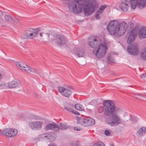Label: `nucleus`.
I'll return each instance as SVG.
<instances>
[{
	"label": "nucleus",
	"mask_w": 146,
	"mask_h": 146,
	"mask_svg": "<svg viewBox=\"0 0 146 146\" xmlns=\"http://www.w3.org/2000/svg\"><path fill=\"white\" fill-rule=\"evenodd\" d=\"M98 111L107 117L106 122L111 126H117L121 123V119L119 114L122 112V109L119 106H116L112 101H105L103 106L98 108Z\"/></svg>",
	"instance_id": "obj_1"
},
{
	"label": "nucleus",
	"mask_w": 146,
	"mask_h": 146,
	"mask_svg": "<svg viewBox=\"0 0 146 146\" xmlns=\"http://www.w3.org/2000/svg\"><path fill=\"white\" fill-rule=\"evenodd\" d=\"M97 3L96 0H74L68 3V7L71 12L74 13H81L84 6V12L85 16L90 15L94 10Z\"/></svg>",
	"instance_id": "obj_2"
},
{
	"label": "nucleus",
	"mask_w": 146,
	"mask_h": 146,
	"mask_svg": "<svg viewBox=\"0 0 146 146\" xmlns=\"http://www.w3.org/2000/svg\"><path fill=\"white\" fill-rule=\"evenodd\" d=\"M127 27V23L124 21L119 22L114 20L109 23L107 29L110 34L118 37L122 36L125 33Z\"/></svg>",
	"instance_id": "obj_3"
},
{
	"label": "nucleus",
	"mask_w": 146,
	"mask_h": 146,
	"mask_svg": "<svg viewBox=\"0 0 146 146\" xmlns=\"http://www.w3.org/2000/svg\"><path fill=\"white\" fill-rule=\"evenodd\" d=\"M89 43L90 46L92 48H95L99 46L98 49L92 51L93 53L96 57L101 58L105 55L106 47L103 44H101L100 40H97L96 37H91L89 39Z\"/></svg>",
	"instance_id": "obj_4"
},
{
	"label": "nucleus",
	"mask_w": 146,
	"mask_h": 146,
	"mask_svg": "<svg viewBox=\"0 0 146 146\" xmlns=\"http://www.w3.org/2000/svg\"><path fill=\"white\" fill-rule=\"evenodd\" d=\"M40 28H38L35 29L29 28L24 32L21 36L22 39L26 40L33 39L37 36Z\"/></svg>",
	"instance_id": "obj_5"
},
{
	"label": "nucleus",
	"mask_w": 146,
	"mask_h": 146,
	"mask_svg": "<svg viewBox=\"0 0 146 146\" xmlns=\"http://www.w3.org/2000/svg\"><path fill=\"white\" fill-rule=\"evenodd\" d=\"M54 40L60 46L64 45L67 41L66 37L64 35L60 34L56 35Z\"/></svg>",
	"instance_id": "obj_6"
},
{
	"label": "nucleus",
	"mask_w": 146,
	"mask_h": 146,
	"mask_svg": "<svg viewBox=\"0 0 146 146\" xmlns=\"http://www.w3.org/2000/svg\"><path fill=\"white\" fill-rule=\"evenodd\" d=\"M2 134L9 137H13L17 133L16 129L11 128L5 129L1 131Z\"/></svg>",
	"instance_id": "obj_7"
},
{
	"label": "nucleus",
	"mask_w": 146,
	"mask_h": 146,
	"mask_svg": "<svg viewBox=\"0 0 146 146\" xmlns=\"http://www.w3.org/2000/svg\"><path fill=\"white\" fill-rule=\"evenodd\" d=\"M78 122L82 126L88 127L94 125L95 121L94 119L92 118L86 119L81 118L78 120Z\"/></svg>",
	"instance_id": "obj_8"
},
{
	"label": "nucleus",
	"mask_w": 146,
	"mask_h": 146,
	"mask_svg": "<svg viewBox=\"0 0 146 146\" xmlns=\"http://www.w3.org/2000/svg\"><path fill=\"white\" fill-rule=\"evenodd\" d=\"M7 87L9 89L17 88L19 89L21 88V82L16 80H14L7 83Z\"/></svg>",
	"instance_id": "obj_9"
},
{
	"label": "nucleus",
	"mask_w": 146,
	"mask_h": 146,
	"mask_svg": "<svg viewBox=\"0 0 146 146\" xmlns=\"http://www.w3.org/2000/svg\"><path fill=\"white\" fill-rule=\"evenodd\" d=\"M42 124L43 122L40 121H33L29 123L30 127L33 130H37L41 129Z\"/></svg>",
	"instance_id": "obj_10"
},
{
	"label": "nucleus",
	"mask_w": 146,
	"mask_h": 146,
	"mask_svg": "<svg viewBox=\"0 0 146 146\" xmlns=\"http://www.w3.org/2000/svg\"><path fill=\"white\" fill-rule=\"evenodd\" d=\"M137 36L136 31L134 29H132L127 34V43L130 44L133 42L135 40Z\"/></svg>",
	"instance_id": "obj_11"
},
{
	"label": "nucleus",
	"mask_w": 146,
	"mask_h": 146,
	"mask_svg": "<svg viewBox=\"0 0 146 146\" xmlns=\"http://www.w3.org/2000/svg\"><path fill=\"white\" fill-rule=\"evenodd\" d=\"M128 52L131 54L136 55L138 52V46L136 43H133L127 48Z\"/></svg>",
	"instance_id": "obj_12"
},
{
	"label": "nucleus",
	"mask_w": 146,
	"mask_h": 146,
	"mask_svg": "<svg viewBox=\"0 0 146 146\" xmlns=\"http://www.w3.org/2000/svg\"><path fill=\"white\" fill-rule=\"evenodd\" d=\"M58 90L62 94L66 97H70L72 94L70 90L64 87H59Z\"/></svg>",
	"instance_id": "obj_13"
},
{
	"label": "nucleus",
	"mask_w": 146,
	"mask_h": 146,
	"mask_svg": "<svg viewBox=\"0 0 146 146\" xmlns=\"http://www.w3.org/2000/svg\"><path fill=\"white\" fill-rule=\"evenodd\" d=\"M4 18L7 21L13 23H17L20 22V20L18 18L16 17H11L9 15H5Z\"/></svg>",
	"instance_id": "obj_14"
},
{
	"label": "nucleus",
	"mask_w": 146,
	"mask_h": 146,
	"mask_svg": "<svg viewBox=\"0 0 146 146\" xmlns=\"http://www.w3.org/2000/svg\"><path fill=\"white\" fill-rule=\"evenodd\" d=\"M44 129L46 130H48L49 129H52L56 132L59 131L58 126H57L56 124L54 123L47 125L45 127Z\"/></svg>",
	"instance_id": "obj_15"
},
{
	"label": "nucleus",
	"mask_w": 146,
	"mask_h": 146,
	"mask_svg": "<svg viewBox=\"0 0 146 146\" xmlns=\"http://www.w3.org/2000/svg\"><path fill=\"white\" fill-rule=\"evenodd\" d=\"M129 3V1L125 0L122 2L119 6L120 9L123 11H126L128 10Z\"/></svg>",
	"instance_id": "obj_16"
},
{
	"label": "nucleus",
	"mask_w": 146,
	"mask_h": 146,
	"mask_svg": "<svg viewBox=\"0 0 146 146\" xmlns=\"http://www.w3.org/2000/svg\"><path fill=\"white\" fill-rule=\"evenodd\" d=\"M139 37L141 39L146 38V27H143L140 30L139 32Z\"/></svg>",
	"instance_id": "obj_17"
},
{
	"label": "nucleus",
	"mask_w": 146,
	"mask_h": 146,
	"mask_svg": "<svg viewBox=\"0 0 146 146\" xmlns=\"http://www.w3.org/2000/svg\"><path fill=\"white\" fill-rule=\"evenodd\" d=\"M75 53L78 57H83L85 55L84 50L82 48H78L75 51Z\"/></svg>",
	"instance_id": "obj_18"
},
{
	"label": "nucleus",
	"mask_w": 146,
	"mask_h": 146,
	"mask_svg": "<svg viewBox=\"0 0 146 146\" xmlns=\"http://www.w3.org/2000/svg\"><path fill=\"white\" fill-rule=\"evenodd\" d=\"M146 0H139L138 2L139 8L141 9L143 8L145 6Z\"/></svg>",
	"instance_id": "obj_19"
},
{
	"label": "nucleus",
	"mask_w": 146,
	"mask_h": 146,
	"mask_svg": "<svg viewBox=\"0 0 146 146\" xmlns=\"http://www.w3.org/2000/svg\"><path fill=\"white\" fill-rule=\"evenodd\" d=\"M22 70L27 73L29 74L32 71V68L29 66L25 64Z\"/></svg>",
	"instance_id": "obj_20"
},
{
	"label": "nucleus",
	"mask_w": 146,
	"mask_h": 146,
	"mask_svg": "<svg viewBox=\"0 0 146 146\" xmlns=\"http://www.w3.org/2000/svg\"><path fill=\"white\" fill-rule=\"evenodd\" d=\"M74 105L70 104H67L65 106V109L67 111L71 112H73V108H74Z\"/></svg>",
	"instance_id": "obj_21"
},
{
	"label": "nucleus",
	"mask_w": 146,
	"mask_h": 146,
	"mask_svg": "<svg viewBox=\"0 0 146 146\" xmlns=\"http://www.w3.org/2000/svg\"><path fill=\"white\" fill-rule=\"evenodd\" d=\"M140 57L143 60H146V48L143 49L141 52Z\"/></svg>",
	"instance_id": "obj_22"
},
{
	"label": "nucleus",
	"mask_w": 146,
	"mask_h": 146,
	"mask_svg": "<svg viewBox=\"0 0 146 146\" xmlns=\"http://www.w3.org/2000/svg\"><path fill=\"white\" fill-rule=\"evenodd\" d=\"M137 132L140 136H142L146 133V128L142 127L140 128L137 131Z\"/></svg>",
	"instance_id": "obj_23"
},
{
	"label": "nucleus",
	"mask_w": 146,
	"mask_h": 146,
	"mask_svg": "<svg viewBox=\"0 0 146 146\" xmlns=\"http://www.w3.org/2000/svg\"><path fill=\"white\" fill-rule=\"evenodd\" d=\"M25 64L22 62H17L15 63L16 66L19 69L22 70Z\"/></svg>",
	"instance_id": "obj_24"
},
{
	"label": "nucleus",
	"mask_w": 146,
	"mask_h": 146,
	"mask_svg": "<svg viewBox=\"0 0 146 146\" xmlns=\"http://www.w3.org/2000/svg\"><path fill=\"white\" fill-rule=\"evenodd\" d=\"M131 8L134 9L136 7L137 4V0H129Z\"/></svg>",
	"instance_id": "obj_25"
},
{
	"label": "nucleus",
	"mask_w": 146,
	"mask_h": 146,
	"mask_svg": "<svg viewBox=\"0 0 146 146\" xmlns=\"http://www.w3.org/2000/svg\"><path fill=\"white\" fill-rule=\"evenodd\" d=\"M58 127L59 130L60 129L62 130L66 129L68 128V127L67 126V125L64 123H60Z\"/></svg>",
	"instance_id": "obj_26"
},
{
	"label": "nucleus",
	"mask_w": 146,
	"mask_h": 146,
	"mask_svg": "<svg viewBox=\"0 0 146 146\" xmlns=\"http://www.w3.org/2000/svg\"><path fill=\"white\" fill-rule=\"evenodd\" d=\"M75 108L77 110L82 111L83 110V106L79 104H77L75 105Z\"/></svg>",
	"instance_id": "obj_27"
},
{
	"label": "nucleus",
	"mask_w": 146,
	"mask_h": 146,
	"mask_svg": "<svg viewBox=\"0 0 146 146\" xmlns=\"http://www.w3.org/2000/svg\"><path fill=\"white\" fill-rule=\"evenodd\" d=\"M108 61L110 64L114 62V58H113L111 55H109L108 57Z\"/></svg>",
	"instance_id": "obj_28"
},
{
	"label": "nucleus",
	"mask_w": 146,
	"mask_h": 146,
	"mask_svg": "<svg viewBox=\"0 0 146 146\" xmlns=\"http://www.w3.org/2000/svg\"><path fill=\"white\" fill-rule=\"evenodd\" d=\"M102 13V12H100V11H98L96 13L95 15V17L97 19H99L100 18V15Z\"/></svg>",
	"instance_id": "obj_29"
},
{
	"label": "nucleus",
	"mask_w": 146,
	"mask_h": 146,
	"mask_svg": "<svg viewBox=\"0 0 146 146\" xmlns=\"http://www.w3.org/2000/svg\"><path fill=\"white\" fill-rule=\"evenodd\" d=\"M6 84L4 83H0V89H6L7 87L6 86Z\"/></svg>",
	"instance_id": "obj_30"
},
{
	"label": "nucleus",
	"mask_w": 146,
	"mask_h": 146,
	"mask_svg": "<svg viewBox=\"0 0 146 146\" xmlns=\"http://www.w3.org/2000/svg\"><path fill=\"white\" fill-rule=\"evenodd\" d=\"M110 41H109L108 40H105L104 41V43L105 44V45H104L106 46V48H107V47H108L110 45Z\"/></svg>",
	"instance_id": "obj_31"
},
{
	"label": "nucleus",
	"mask_w": 146,
	"mask_h": 146,
	"mask_svg": "<svg viewBox=\"0 0 146 146\" xmlns=\"http://www.w3.org/2000/svg\"><path fill=\"white\" fill-rule=\"evenodd\" d=\"M107 5H102L100 8L99 10L98 11H100V12L102 13V11L104 9L107 7Z\"/></svg>",
	"instance_id": "obj_32"
},
{
	"label": "nucleus",
	"mask_w": 146,
	"mask_h": 146,
	"mask_svg": "<svg viewBox=\"0 0 146 146\" xmlns=\"http://www.w3.org/2000/svg\"><path fill=\"white\" fill-rule=\"evenodd\" d=\"M93 146H105V145L103 142H100L95 144Z\"/></svg>",
	"instance_id": "obj_33"
},
{
	"label": "nucleus",
	"mask_w": 146,
	"mask_h": 146,
	"mask_svg": "<svg viewBox=\"0 0 146 146\" xmlns=\"http://www.w3.org/2000/svg\"><path fill=\"white\" fill-rule=\"evenodd\" d=\"M140 78L141 79H142L143 80L146 81V74H143L140 76Z\"/></svg>",
	"instance_id": "obj_34"
},
{
	"label": "nucleus",
	"mask_w": 146,
	"mask_h": 146,
	"mask_svg": "<svg viewBox=\"0 0 146 146\" xmlns=\"http://www.w3.org/2000/svg\"><path fill=\"white\" fill-rule=\"evenodd\" d=\"M111 133V132L110 131L108 130H106L105 131V134L107 136H110V135Z\"/></svg>",
	"instance_id": "obj_35"
},
{
	"label": "nucleus",
	"mask_w": 146,
	"mask_h": 146,
	"mask_svg": "<svg viewBox=\"0 0 146 146\" xmlns=\"http://www.w3.org/2000/svg\"><path fill=\"white\" fill-rule=\"evenodd\" d=\"M131 121L132 122V123H133L136 122L137 120L135 118H133L131 119Z\"/></svg>",
	"instance_id": "obj_36"
},
{
	"label": "nucleus",
	"mask_w": 146,
	"mask_h": 146,
	"mask_svg": "<svg viewBox=\"0 0 146 146\" xmlns=\"http://www.w3.org/2000/svg\"><path fill=\"white\" fill-rule=\"evenodd\" d=\"M80 143L79 141H77L76 142L75 144V146H80Z\"/></svg>",
	"instance_id": "obj_37"
},
{
	"label": "nucleus",
	"mask_w": 146,
	"mask_h": 146,
	"mask_svg": "<svg viewBox=\"0 0 146 146\" xmlns=\"http://www.w3.org/2000/svg\"><path fill=\"white\" fill-rule=\"evenodd\" d=\"M37 71V70L36 69H32V72H36Z\"/></svg>",
	"instance_id": "obj_38"
},
{
	"label": "nucleus",
	"mask_w": 146,
	"mask_h": 146,
	"mask_svg": "<svg viewBox=\"0 0 146 146\" xmlns=\"http://www.w3.org/2000/svg\"><path fill=\"white\" fill-rule=\"evenodd\" d=\"M74 130H76V131H79V130H80V128H79V129H78L77 127H74Z\"/></svg>",
	"instance_id": "obj_39"
},
{
	"label": "nucleus",
	"mask_w": 146,
	"mask_h": 146,
	"mask_svg": "<svg viewBox=\"0 0 146 146\" xmlns=\"http://www.w3.org/2000/svg\"><path fill=\"white\" fill-rule=\"evenodd\" d=\"M43 34H44V33H40V36L41 37H42V35Z\"/></svg>",
	"instance_id": "obj_40"
},
{
	"label": "nucleus",
	"mask_w": 146,
	"mask_h": 146,
	"mask_svg": "<svg viewBox=\"0 0 146 146\" xmlns=\"http://www.w3.org/2000/svg\"><path fill=\"white\" fill-rule=\"evenodd\" d=\"M73 113L77 115H79L80 114V113L78 112H76L75 113H74L73 112Z\"/></svg>",
	"instance_id": "obj_41"
},
{
	"label": "nucleus",
	"mask_w": 146,
	"mask_h": 146,
	"mask_svg": "<svg viewBox=\"0 0 146 146\" xmlns=\"http://www.w3.org/2000/svg\"><path fill=\"white\" fill-rule=\"evenodd\" d=\"M48 146H57L55 144H53L51 145H49Z\"/></svg>",
	"instance_id": "obj_42"
},
{
	"label": "nucleus",
	"mask_w": 146,
	"mask_h": 146,
	"mask_svg": "<svg viewBox=\"0 0 146 146\" xmlns=\"http://www.w3.org/2000/svg\"><path fill=\"white\" fill-rule=\"evenodd\" d=\"M3 77V75L0 73V79H1Z\"/></svg>",
	"instance_id": "obj_43"
}]
</instances>
